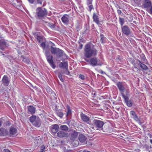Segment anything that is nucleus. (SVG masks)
<instances>
[{
  "mask_svg": "<svg viewBox=\"0 0 152 152\" xmlns=\"http://www.w3.org/2000/svg\"><path fill=\"white\" fill-rule=\"evenodd\" d=\"M84 50V56L86 58L95 56L97 54V50L94 45H91L89 44H87L85 46Z\"/></svg>",
  "mask_w": 152,
  "mask_h": 152,
  "instance_id": "obj_1",
  "label": "nucleus"
},
{
  "mask_svg": "<svg viewBox=\"0 0 152 152\" xmlns=\"http://www.w3.org/2000/svg\"><path fill=\"white\" fill-rule=\"evenodd\" d=\"M85 60L88 63V64L93 66L102 65L100 60L96 57L91 58L89 59L85 58Z\"/></svg>",
  "mask_w": 152,
  "mask_h": 152,
  "instance_id": "obj_2",
  "label": "nucleus"
},
{
  "mask_svg": "<svg viewBox=\"0 0 152 152\" xmlns=\"http://www.w3.org/2000/svg\"><path fill=\"white\" fill-rule=\"evenodd\" d=\"M47 12L46 9L41 7H38L36 10V15L38 18L39 19L42 18L46 16Z\"/></svg>",
  "mask_w": 152,
  "mask_h": 152,
  "instance_id": "obj_3",
  "label": "nucleus"
},
{
  "mask_svg": "<svg viewBox=\"0 0 152 152\" xmlns=\"http://www.w3.org/2000/svg\"><path fill=\"white\" fill-rule=\"evenodd\" d=\"M30 122L36 127H39L40 125V119L38 117L32 115L29 118Z\"/></svg>",
  "mask_w": 152,
  "mask_h": 152,
  "instance_id": "obj_4",
  "label": "nucleus"
},
{
  "mask_svg": "<svg viewBox=\"0 0 152 152\" xmlns=\"http://www.w3.org/2000/svg\"><path fill=\"white\" fill-rule=\"evenodd\" d=\"M50 49L51 52L52 54H56L57 56L59 57L62 56L63 52L58 48L51 46Z\"/></svg>",
  "mask_w": 152,
  "mask_h": 152,
  "instance_id": "obj_5",
  "label": "nucleus"
},
{
  "mask_svg": "<svg viewBox=\"0 0 152 152\" xmlns=\"http://www.w3.org/2000/svg\"><path fill=\"white\" fill-rule=\"evenodd\" d=\"M45 56L46 57V59L50 66L53 68L55 69V66L54 65V62L53 61V56L50 55L48 51H46L45 52Z\"/></svg>",
  "mask_w": 152,
  "mask_h": 152,
  "instance_id": "obj_6",
  "label": "nucleus"
},
{
  "mask_svg": "<svg viewBox=\"0 0 152 152\" xmlns=\"http://www.w3.org/2000/svg\"><path fill=\"white\" fill-rule=\"evenodd\" d=\"M94 124L97 130H102L104 124V122L101 121L94 119L93 121Z\"/></svg>",
  "mask_w": 152,
  "mask_h": 152,
  "instance_id": "obj_7",
  "label": "nucleus"
},
{
  "mask_svg": "<svg viewBox=\"0 0 152 152\" xmlns=\"http://www.w3.org/2000/svg\"><path fill=\"white\" fill-rule=\"evenodd\" d=\"M152 5V3L150 0H144L143 1L142 7V8L147 10Z\"/></svg>",
  "mask_w": 152,
  "mask_h": 152,
  "instance_id": "obj_8",
  "label": "nucleus"
},
{
  "mask_svg": "<svg viewBox=\"0 0 152 152\" xmlns=\"http://www.w3.org/2000/svg\"><path fill=\"white\" fill-rule=\"evenodd\" d=\"M121 29L122 33L128 36L131 34L130 29L127 26H122Z\"/></svg>",
  "mask_w": 152,
  "mask_h": 152,
  "instance_id": "obj_9",
  "label": "nucleus"
},
{
  "mask_svg": "<svg viewBox=\"0 0 152 152\" xmlns=\"http://www.w3.org/2000/svg\"><path fill=\"white\" fill-rule=\"evenodd\" d=\"M69 16L67 15H64L61 19L64 24L68 25L69 23Z\"/></svg>",
  "mask_w": 152,
  "mask_h": 152,
  "instance_id": "obj_10",
  "label": "nucleus"
},
{
  "mask_svg": "<svg viewBox=\"0 0 152 152\" xmlns=\"http://www.w3.org/2000/svg\"><path fill=\"white\" fill-rule=\"evenodd\" d=\"M57 136L61 138L64 137H67L69 136L68 134L62 131L58 132L57 134Z\"/></svg>",
  "mask_w": 152,
  "mask_h": 152,
  "instance_id": "obj_11",
  "label": "nucleus"
},
{
  "mask_svg": "<svg viewBox=\"0 0 152 152\" xmlns=\"http://www.w3.org/2000/svg\"><path fill=\"white\" fill-rule=\"evenodd\" d=\"M59 126L58 124H54L50 127L51 132L52 133H56L59 129Z\"/></svg>",
  "mask_w": 152,
  "mask_h": 152,
  "instance_id": "obj_12",
  "label": "nucleus"
},
{
  "mask_svg": "<svg viewBox=\"0 0 152 152\" xmlns=\"http://www.w3.org/2000/svg\"><path fill=\"white\" fill-rule=\"evenodd\" d=\"M12 4L17 8L19 9L21 6L20 0H12Z\"/></svg>",
  "mask_w": 152,
  "mask_h": 152,
  "instance_id": "obj_13",
  "label": "nucleus"
},
{
  "mask_svg": "<svg viewBox=\"0 0 152 152\" xmlns=\"http://www.w3.org/2000/svg\"><path fill=\"white\" fill-rule=\"evenodd\" d=\"M116 85L119 91L123 93L125 89L124 83L123 82H119L117 83Z\"/></svg>",
  "mask_w": 152,
  "mask_h": 152,
  "instance_id": "obj_14",
  "label": "nucleus"
},
{
  "mask_svg": "<svg viewBox=\"0 0 152 152\" xmlns=\"http://www.w3.org/2000/svg\"><path fill=\"white\" fill-rule=\"evenodd\" d=\"M78 139L79 141L83 144H85L86 142V138L83 134L79 135Z\"/></svg>",
  "mask_w": 152,
  "mask_h": 152,
  "instance_id": "obj_15",
  "label": "nucleus"
},
{
  "mask_svg": "<svg viewBox=\"0 0 152 152\" xmlns=\"http://www.w3.org/2000/svg\"><path fill=\"white\" fill-rule=\"evenodd\" d=\"M130 114L132 115V117L136 121L140 122V120L138 118L135 113L134 111H131Z\"/></svg>",
  "mask_w": 152,
  "mask_h": 152,
  "instance_id": "obj_16",
  "label": "nucleus"
},
{
  "mask_svg": "<svg viewBox=\"0 0 152 152\" xmlns=\"http://www.w3.org/2000/svg\"><path fill=\"white\" fill-rule=\"evenodd\" d=\"M80 117L82 120L84 122H87L90 120V118L88 117L83 113L80 114Z\"/></svg>",
  "mask_w": 152,
  "mask_h": 152,
  "instance_id": "obj_17",
  "label": "nucleus"
},
{
  "mask_svg": "<svg viewBox=\"0 0 152 152\" xmlns=\"http://www.w3.org/2000/svg\"><path fill=\"white\" fill-rule=\"evenodd\" d=\"M78 135V132L76 131H74L72 133L71 140H75L77 138Z\"/></svg>",
  "mask_w": 152,
  "mask_h": 152,
  "instance_id": "obj_18",
  "label": "nucleus"
},
{
  "mask_svg": "<svg viewBox=\"0 0 152 152\" xmlns=\"http://www.w3.org/2000/svg\"><path fill=\"white\" fill-rule=\"evenodd\" d=\"M2 82L4 85L6 86H7L9 84V80L8 77L6 75H4L3 77Z\"/></svg>",
  "mask_w": 152,
  "mask_h": 152,
  "instance_id": "obj_19",
  "label": "nucleus"
},
{
  "mask_svg": "<svg viewBox=\"0 0 152 152\" xmlns=\"http://www.w3.org/2000/svg\"><path fill=\"white\" fill-rule=\"evenodd\" d=\"M10 132L11 134L14 135L17 133V130L14 127H10Z\"/></svg>",
  "mask_w": 152,
  "mask_h": 152,
  "instance_id": "obj_20",
  "label": "nucleus"
},
{
  "mask_svg": "<svg viewBox=\"0 0 152 152\" xmlns=\"http://www.w3.org/2000/svg\"><path fill=\"white\" fill-rule=\"evenodd\" d=\"M8 133V132L5 129L0 128V136H5Z\"/></svg>",
  "mask_w": 152,
  "mask_h": 152,
  "instance_id": "obj_21",
  "label": "nucleus"
},
{
  "mask_svg": "<svg viewBox=\"0 0 152 152\" xmlns=\"http://www.w3.org/2000/svg\"><path fill=\"white\" fill-rule=\"evenodd\" d=\"M6 47V42L4 41L0 40V49L3 50Z\"/></svg>",
  "mask_w": 152,
  "mask_h": 152,
  "instance_id": "obj_22",
  "label": "nucleus"
},
{
  "mask_svg": "<svg viewBox=\"0 0 152 152\" xmlns=\"http://www.w3.org/2000/svg\"><path fill=\"white\" fill-rule=\"evenodd\" d=\"M60 67L66 68L68 67V63L67 61H64L61 62L59 64Z\"/></svg>",
  "mask_w": 152,
  "mask_h": 152,
  "instance_id": "obj_23",
  "label": "nucleus"
},
{
  "mask_svg": "<svg viewBox=\"0 0 152 152\" xmlns=\"http://www.w3.org/2000/svg\"><path fill=\"white\" fill-rule=\"evenodd\" d=\"M35 108L32 106H30L28 107V111L31 114H34L35 113Z\"/></svg>",
  "mask_w": 152,
  "mask_h": 152,
  "instance_id": "obj_24",
  "label": "nucleus"
},
{
  "mask_svg": "<svg viewBox=\"0 0 152 152\" xmlns=\"http://www.w3.org/2000/svg\"><path fill=\"white\" fill-rule=\"evenodd\" d=\"M139 64L138 65L140 66V67L144 70H147L148 69L147 66L145 64H142L140 61H139Z\"/></svg>",
  "mask_w": 152,
  "mask_h": 152,
  "instance_id": "obj_25",
  "label": "nucleus"
},
{
  "mask_svg": "<svg viewBox=\"0 0 152 152\" xmlns=\"http://www.w3.org/2000/svg\"><path fill=\"white\" fill-rule=\"evenodd\" d=\"M60 129L62 130L65 131H67L69 130L68 127L66 125H61L60 127Z\"/></svg>",
  "mask_w": 152,
  "mask_h": 152,
  "instance_id": "obj_26",
  "label": "nucleus"
},
{
  "mask_svg": "<svg viewBox=\"0 0 152 152\" xmlns=\"http://www.w3.org/2000/svg\"><path fill=\"white\" fill-rule=\"evenodd\" d=\"M72 141V144L74 147H76L78 145L79 142L77 140L75 139Z\"/></svg>",
  "mask_w": 152,
  "mask_h": 152,
  "instance_id": "obj_27",
  "label": "nucleus"
},
{
  "mask_svg": "<svg viewBox=\"0 0 152 152\" xmlns=\"http://www.w3.org/2000/svg\"><path fill=\"white\" fill-rule=\"evenodd\" d=\"M67 111L66 113V116H67L71 114L72 112L70 107L68 105H67Z\"/></svg>",
  "mask_w": 152,
  "mask_h": 152,
  "instance_id": "obj_28",
  "label": "nucleus"
},
{
  "mask_svg": "<svg viewBox=\"0 0 152 152\" xmlns=\"http://www.w3.org/2000/svg\"><path fill=\"white\" fill-rule=\"evenodd\" d=\"M93 19L94 21L96 23L98 24L99 23V21L97 15L95 14L93 16Z\"/></svg>",
  "mask_w": 152,
  "mask_h": 152,
  "instance_id": "obj_29",
  "label": "nucleus"
},
{
  "mask_svg": "<svg viewBox=\"0 0 152 152\" xmlns=\"http://www.w3.org/2000/svg\"><path fill=\"white\" fill-rule=\"evenodd\" d=\"M41 138H40L39 136L38 137H36V139L35 140L34 143H37L38 144H39L41 143Z\"/></svg>",
  "mask_w": 152,
  "mask_h": 152,
  "instance_id": "obj_30",
  "label": "nucleus"
},
{
  "mask_svg": "<svg viewBox=\"0 0 152 152\" xmlns=\"http://www.w3.org/2000/svg\"><path fill=\"white\" fill-rule=\"evenodd\" d=\"M23 61L27 64H29L30 62L29 59L27 58H25L24 57H23Z\"/></svg>",
  "mask_w": 152,
  "mask_h": 152,
  "instance_id": "obj_31",
  "label": "nucleus"
},
{
  "mask_svg": "<svg viewBox=\"0 0 152 152\" xmlns=\"http://www.w3.org/2000/svg\"><path fill=\"white\" fill-rule=\"evenodd\" d=\"M121 94L123 98L124 99L125 102L129 100V98L127 96L124 95L123 93H121Z\"/></svg>",
  "mask_w": 152,
  "mask_h": 152,
  "instance_id": "obj_32",
  "label": "nucleus"
},
{
  "mask_svg": "<svg viewBox=\"0 0 152 152\" xmlns=\"http://www.w3.org/2000/svg\"><path fill=\"white\" fill-rule=\"evenodd\" d=\"M149 14L152 15V5L146 11Z\"/></svg>",
  "mask_w": 152,
  "mask_h": 152,
  "instance_id": "obj_33",
  "label": "nucleus"
},
{
  "mask_svg": "<svg viewBox=\"0 0 152 152\" xmlns=\"http://www.w3.org/2000/svg\"><path fill=\"white\" fill-rule=\"evenodd\" d=\"M119 22H120V24L121 25V26H122L123 24H124V18H119Z\"/></svg>",
  "mask_w": 152,
  "mask_h": 152,
  "instance_id": "obj_34",
  "label": "nucleus"
},
{
  "mask_svg": "<svg viewBox=\"0 0 152 152\" xmlns=\"http://www.w3.org/2000/svg\"><path fill=\"white\" fill-rule=\"evenodd\" d=\"M48 26L51 28L52 29H54L55 28L54 24L51 23H49L48 24Z\"/></svg>",
  "mask_w": 152,
  "mask_h": 152,
  "instance_id": "obj_35",
  "label": "nucleus"
},
{
  "mask_svg": "<svg viewBox=\"0 0 152 152\" xmlns=\"http://www.w3.org/2000/svg\"><path fill=\"white\" fill-rule=\"evenodd\" d=\"M100 37H101V39L100 40V42L102 43H104V36L103 34H101L100 35Z\"/></svg>",
  "mask_w": 152,
  "mask_h": 152,
  "instance_id": "obj_36",
  "label": "nucleus"
},
{
  "mask_svg": "<svg viewBox=\"0 0 152 152\" xmlns=\"http://www.w3.org/2000/svg\"><path fill=\"white\" fill-rule=\"evenodd\" d=\"M127 105L129 107H131L132 106V103L130 100H128L126 102Z\"/></svg>",
  "mask_w": 152,
  "mask_h": 152,
  "instance_id": "obj_37",
  "label": "nucleus"
},
{
  "mask_svg": "<svg viewBox=\"0 0 152 152\" xmlns=\"http://www.w3.org/2000/svg\"><path fill=\"white\" fill-rule=\"evenodd\" d=\"M45 147L44 145H42L41 146V151L39 152H45L44 151Z\"/></svg>",
  "mask_w": 152,
  "mask_h": 152,
  "instance_id": "obj_38",
  "label": "nucleus"
},
{
  "mask_svg": "<svg viewBox=\"0 0 152 152\" xmlns=\"http://www.w3.org/2000/svg\"><path fill=\"white\" fill-rule=\"evenodd\" d=\"M58 77L60 80L62 81L63 82L64 80L62 78V75L60 73H58Z\"/></svg>",
  "mask_w": 152,
  "mask_h": 152,
  "instance_id": "obj_39",
  "label": "nucleus"
},
{
  "mask_svg": "<svg viewBox=\"0 0 152 152\" xmlns=\"http://www.w3.org/2000/svg\"><path fill=\"white\" fill-rule=\"evenodd\" d=\"M57 115L58 116L61 118H62L63 116V113L62 112H59L58 113Z\"/></svg>",
  "mask_w": 152,
  "mask_h": 152,
  "instance_id": "obj_40",
  "label": "nucleus"
},
{
  "mask_svg": "<svg viewBox=\"0 0 152 152\" xmlns=\"http://www.w3.org/2000/svg\"><path fill=\"white\" fill-rule=\"evenodd\" d=\"M79 77L82 80H84L85 79V76L82 75H80L79 76Z\"/></svg>",
  "mask_w": 152,
  "mask_h": 152,
  "instance_id": "obj_41",
  "label": "nucleus"
},
{
  "mask_svg": "<svg viewBox=\"0 0 152 152\" xmlns=\"http://www.w3.org/2000/svg\"><path fill=\"white\" fill-rule=\"evenodd\" d=\"M87 1V4H92V0H86Z\"/></svg>",
  "mask_w": 152,
  "mask_h": 152,
  "instance_id": "obj_42",
  "label": "nucleus"
},
{
  "mask_svg": "<svg viewBox=\"0 0 152 152\" xmlns=\"http://www.w3.org/2000/svg\"><path fill=\"white\" fill-rule=\"evenodd\" d=\"M41 47L43 48L44 49L45 47V43L44 42H42L41 44Z\"/></svg>",
  "mask_w": 152,
  "mask_h": 152,
  "instance_id": "obj_43",
  "label": "nucleus"
},
{
  "mask_svg": "<svg viewBox=\"0 0 152 152\" xmlns=\"http://www.w3.org/2000/svg\"><path fill=\"white\" fill-rule=\"evenodd\" d=\"M88 7L90 11L91 12V10L93 9V6L92 5H91L88 6Z\"/></svg>",
  "mask_w": 152,
  "mask_h": 152,
  "instance_id": "obj_44",
  "label": "nucleus"
},
{
  "mask_svg": "<svg viewBox=\"0 0 152 152\" xmlns=\"http://www.w3.org/2000/svg\"><path fill=\"white\" fill-rule=\"evenodd\" d=\"M37 39L39 42H40L41 40V37L39 36H37Z\"/></svg>",
  "mask_w": 152,
  "mask_h": 152,
  "instance_id": "obj_45",
  "label": "nucleus"
},
{
  "mask_svg": "<svg viewBox=\"0 0 152 152\" xmlns=\"http://www.w3.org/2000/svg\"><path fill=\"white\" fill-rule=\"evenodd\" d=\"M43 0H37V3L38 4H42V2Z\"/></svg>",
  "mask_w": 152,
  "mask_h": 152,
  "instance_id": "obj_46",
  "label": "nucleus"
},
{
  "mask_svg": "<svg viewBox=\"0 0 152 152\" xmlns=\"http://www.w3.org/2000/svg\"><path fill=\"white\" fill-rule=\"evenodd\" d=\"M3 152H11L9 150L7 149H4L3 151Z\"/></svg>",
  "mask_w": 152,
  "mask_h": 152,
  "instance_id": "obj_47",
  "label": "nucleus"
},
{
  "mask_svg": "<svg viewBox=\"0 0 152 152\" xmlns=\"http://www.w3.org/2000/svg\"><path fill=\"white\" fill-rule=\"evenodd\" d=\"M117 13L119 14H120L121 13V11L120 10H118L117 11Z\"/></svg>",
  "mask_w": 152,
  "mask_h": 152,
  "instance_id": "obj_48",
  "label": "nucleus"
},
{
  "mask_svg": "<svg viewBox=\"0 0 152 152\" xmlns=\"http://www.w3.org/2000/svg\"><path fill=\"white\" fill-rule=\"evenodd\" d=\"M29 2L31 4L33 3L34 1V0H28Z\"/></svg>",
  "mask_w": 152,
  "mask_h": 152,
  "instance_id": "obj_49",
  "label": "nucleus"
},
{
  "mask_svg": "<svg viewBox=\"0 0 152 152\" xmlns=\"http://www.w3.org/2000/svg\"><path fill=\"white\" fill-rule=\"evenodd\" d=\"M64 74L66 75H68L69 74V71L67 70L66 71V72H64Z\"/></svg>",
  "mask_w": 152,
  "mask_h": 152,
  "instance_id": "obj_50",
  "label": "nucleus"
},
{
  "mask_svg": "<svg viewBox=\"0 0 152 152\" xmlns=\"http://www.w3.org/2000/svg\"><path fill=\"white\" fill-rule=\"evenodd\" d=\"M2 122V118H1L0 119V126H1Z\"/></svg>",
  "mask_w": 152,
  "mask_h": 152,
  "instance_id": "obj_51",
  "label": "nucleus"
},
{
  "mask_svg": "<svg viewBox=\"0 0 152 152\" xmlns=\"http://www.w3.org/2000/svg\"><path fill=\"white\" fill-rule=\"evenodd\" d=\"M83 152H91L89 151H88L84 150V151H83Z\"/></svg>",
  "mask_w": 152,
  "mask_h": 152,
  "instance_id": "obj_52",
  "label": "nucleus"
},
{
  "mask_svg": "<svg viewBox=\"0 0 152 152\" xmlns=\"http://www.w3.org/2000/svg\"><path fill=\"white\" fill-rule=\"evenodd\" d=\"M150 142L152 144V139L150 140Z\"/></svg>",
  "mask_w": 152,
  "mask_h": 152,
  "instance_id": "obj_53",
  "label": "nucleus"
},
{
  "mask_svg": "<svg viewBox=\"0 0 152 152\" xmlns=\"http://www.w3.org/2000/svg\"><path fill=\"white\" fill-rule=\"evenodd\" d=\"M104 73V72L103 71H101V74H103Z\"/></svg>",
  "mask_w": 152,
  "mask_h": 152,
  "instance_id": "obj_54",
  "label": "nucleus"
},
{
  "mask_svg": "<svg viewBox=\"0 0 152 152\" xmlns=\"http://www.w3.org/2000/svg\"><path fill=\"white\" fill-rule=\"evenodd\" d=\"M140 0H135V1H140Z\"/></svg>",
  "mask_w": 152,
  "mask_h": 152,
  "instance_id": "obj_55",
  "label": "nucleus"
},
{
  "mask_svg": "<svg viewBox=\"0 0 152 152\" xmlns=\"http://www.w3.org/2000/svg\"><path fill=\"white\" fill-rule=\"evenodd\" d=\"M117 6L118 7V8H119V9H121V7L120 6H119L118 5H117Z\"/></svg>",
  "mask_w": 152,
  "mask_h": 152,
  "instance_id": "obj_56",
  "label": "nucleus"
},
{
  "mask_svg": "<svg viewBox=\"0 0 152 152\" xmlns=\"http://www.w3.org/2000/svg\"><path fill=\"white\" fill-rule=\"evenodd\" d=\"M2 55L3 56H4V54H2Z\"/></svg>",
  "mask_w": 152,
  "mask_h": 152,
  "instance_id": "obj_57",
  "label": "nucleus"
},
{
  "mask_svg": "<svg viewBox=\"0 0 152 152\" xmlns=\"http://www.w3.org/2000/svg\"><path fill=\"white\" fill-rule=\"evenodd\" d=\"M83 47V45H81V47Z\"/></svg>",
  "mask_w": 152,
  "mask_h": 152,
  "instance_id": "obj_58",
  "label": "nucleus"
},
{
  "mask_svg": "<svg viewBox=\"0 0 152 152\" xmlns=\"http://www.w3.org/2000/svg\"><path fill=\"white\" fill-rule=\"evenodd\" d=\"M150 137L151 138L152 137L151 136V137Z\"/></svg>",
  "mask_w": 152,
  "mask_h": 152,
  "instance_id": "obj_59",
  "label": "nucleus"
},
{
  "mask_svg": "<svg viewBox=\"0 0 152 152\" xmlns=\"http://www.w3.org/2000/svg\"><path fill=\"white\" fill-rule=\"evenodd\" d=\"M150 137L151 138L152 137L151 136V137Z\"/></svg>",
  "mask_w": 152,
  "mask_h": 152,
  "instance_id": "obj_60",
  "label": "nucleus"
}]
</instances>
